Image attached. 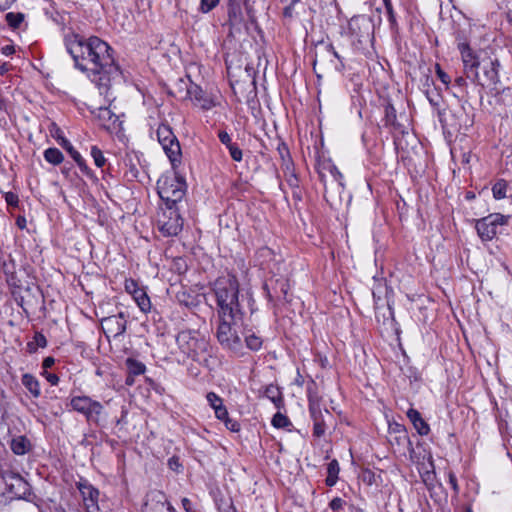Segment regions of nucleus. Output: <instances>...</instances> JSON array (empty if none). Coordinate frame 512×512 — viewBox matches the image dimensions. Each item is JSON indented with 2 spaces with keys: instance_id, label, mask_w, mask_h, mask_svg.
I'll list each match as a JSON object with an SVG mask.
<instances>
[{
  "instance_id": "58836bf2",
  "label": "nucleus",
  "mask_w": 512,
  "mask_h": 512,
  "mask_svg": "<svg viewBox=\"0 0 512 512\" xmlns=\"http://www.w3.org/2000/svg\"><path fill=\"white\" fill-rule=\"evenodd\" d=\"M34 343L37 347L44 348L47 345V340L42 333H36L34 335V342L28 343V347L31 352L35 350V348L32 347Z\"/></svg>"
},
{
  "instance_id": "49530a36",
  "label": "nucleus",
  "mask_w": 512,
  "mask_h": 512,
  "mask_svg": "<svg viewBox=\"0 0 512 512\" xmlns=\"http://www.w3.org/2000/svg\"><path fill=\"white\" fill-rule=\"evenodd\" d=\"M437 68V75L439 77V79L441 80V82L445 85L449 84L450 82V77L447 73H445L439 65L436 66Z\"/></svg>"
},
{
  "instance_id": "c756f323",
  "label": "nucleus",
  "mask_w": 512,
  "mask_h": 512,
  "mask_svg": "<svg viewBox=\"0 0 512 512\" xmlns=\"http://www.w3.org/2000/svg\"><path fill=\"white\" fill-rule=\"evenodd\" d=\"M244 341L246 346L254 351H257L262 346V339L253 333L251 330L243 331Z\"/></svg>"
},
{
  "instance_id": "aec40b11",
  "label": "nucleus",
  "mask_w": 512,
  "mask_h": 512,
  "mask_svg": "<svg viewBox=\"0 0 512 512\" xmlns=\"http://www.w3.org/2000/svg\"><path fill=\"white\" fill-rule=\"evenodd\" d=\"M187 95L193 101L195 106H198L203 110H210L216 105L213 98L196 84H191L187 88Z\"/></svg>"
},
{
  "instance_id": "4c0bfd02",
  "label": "nucleus",
  "mask_w": 512,
  "mask_h": 512,
  "mask_svg": "<svg viewBox=\"0 0 512 512\" xmlns=\"http://www.w3.org/2000/svg\"><path fill=\"white\" fill-rule=\"evenodd\" d=\"M307 396H308V402H309V408H311V400L314 398L318 405H321V398L319 397L318 393L316 392V385L313 380L310 381L308 387H307Z\"/></svg>"
},
{
  "instance_id": "f257e3e1",
  "label": "nucleus",
  "mask_w": 512,
  "mask_h": 512,
  "mask_svg": "<svg viewBox=\"0 0 512 512\" xmlns=\"http://www.w3.org/2000/svg\"><path fill=\"white\" fill-rule=\"evenodd\" d=\"M65 46L75 68L96 85L100 94L107 95L112 81L121 75L112 47L97 36L85 38L75 33L65 36Z\"/></svg>"
},
{
  "instance_id": "473e14b6",
  "label": "nucleus",
  "mask_w": 512,
  "mask_h": 512,
  "mask_svg": "<svg viewBox=\"0 0 512 512\" xmlns=\"http://www.w3.org/2000/svg\"><path fill=\"white\" fill-rule=\"evenodd\" d=\"M5 19L11 28L17 29L20 27L21 23L24 21V14L20 13V12H18V13L9 12L5 15Z\"/></svg>"
},
{
  "instance_id": "79ce46f5",
  "label": "nucleus",
  "mask_w": 512,
  "mask_h": 512,
  "mask_svg": "<svg viewBox=\"0 0 512 512\" xmlns=\"http://www.w3.org/2000/svg\"><path fill=\"white\" fill-rule=\"evenodd\" d=\"M4 198L8 206L17 207L19 204L18 195L13 192H6Z\"/></svg>"
},
{
  "instance_id": "a211bd4d",
  "label": "nucleus",
  "mask_w": 512,
  "mask_h": 512,
  "mask_svg": "<svg viewBox=\"0 0 512 512\" xmlns=\"http://www.w3.org/2000/svg\"><path fill=\"white\" fill-rule=\"evenodd\" d=\"M102 327L107 336L113 337L122 336L126 331L127 320L123 312L116 315L108 316L102 319Z\"/></svg>"
},
{
  "instance_id": "69168bd1",
  "label": "nucleus",
  "mask_w": 512,
  "mask_h": 512,
  "mask_svg": "<svg viewBox=\"0 0 512 512\" xmlns=\"http://www.w3.org/2000/svg\"><path fill=\"white\" fill-rule=\"evenodd\" d=\"M329 50L332 51L333 55L337 58V59H340V56L339 54L334 50V47L332 45H329L328 46Z\"/></svg>"
},
{
  "instance_id": "393cba45",
  "label": "nucleus",
  "mask_w": 512,
  "mask_h": 512,
  "mask_svg": "<svg viewBox=\"0 0 512 512\" xmlns=\"http://www.w3.org/2000/svg\"><path fill=\"white\" fill-rule=\"evenodd\" d=\"M407 417L412 422L414 428L417 430V432L424 436L427 435L430 431L429 425L426 423V421L421 417V414L411 408L407 411Z\"/></svg>"
},
{
  "instance_id": "338daca9",
  "label": "nucleus",
  "mask_w": 512,
  "mask_h": 512,
  "mask_svg": "<svg viewBox=\"0 0 512 512\" xmlns=\"http://www.w3.org/2000/svg\"><path fill=\"white\" fill-rule=\"evenodd\" d=\"M303 377L301 375H298V377L296 378V383L299 385V386H302L303 385Z\"/></svg>"
},
{
  "instance_id": "2eb2a0df",
  "label": "nucleus",
  "mask_w": 512,
  "mask_h": 512,
  "mask_svg": "<svg viewBox=\"0 0 512 512\" xmlns=\"http://www.w3.org/2000/svg\"><path fill=\"white\" fill-rule=\"evenodd\" d=\"M463 62V69L466 78H477V69L481 64L477 56L473 53L472 49L466 43H461L458 46Z\"/></svg>"
},
{
  "instance_id": "4be33fe9",
  "label": "nucleus",
  "mask_w": 512,
  "mask_h": 512,
  "mask_svg": "<svg viewBox=\"0 0 512 512\" xmlns=\"http://www.w3.org/2000/svg\"><path fill=\"white\" fill-rule=\"evenodd\" d=\"M218 138L220 142L226 146V148L229 151V154L231 158L236 161L240 162L242 161V150L239 148V146L236 143L232 142L231 136L224 130H220L218 132Z\"/></svg>"
},
{
  "instance_id": "423d86ee",
  "label": "nucleus",
  "mask_w": 512,
  "mask_h": 512,
  "mask_svg": "<svg viewBox=\"0 0 512 512\" xmlns=\"http://www.w3.org/2000/svg\"><path fill=\"white\" fill-rule=\"evenodd\" d=\"M374 25L372 20L365 16H354L348 22V33L356 49L365 48L373 39Z\"/></svg>"
},
{
  "instance_id": "f03ea898",
  "label": "nucleus",
  "mask_w": 512,
  "mask_h": 512,
  "mask_svg": "<svg viewBox=\"0 0 512 512\" xmlns=\"http://www.w3.org/2000/svg\"><path fill=\"white\" fill-rule=\"evenodd\" d=\"M217 305V317L243 318L239 300V282L234 275L218 277L211 284Z\"/></svg>"
},
{
  "instance_id": "f8f14e48",
  "label": "nucleus",
  "mask_w": 512,
  "mask_h": 512,
  "mask_svg": "<svg viewBox=\"0 0 512 512\" xmlns=\"http://www.w3.org/2000/svg\"><path fill=\"white\" fill-rule=\"evenodd\" d=\"M175 509L167 501L166 495L158 490L147 493L142 512H174Z\"/></svg>"
},
{
  "instance_id": "603ef678",
  "label": "nucleus",
  "mask_w": 512,
  "mask_h": 512,
  "mask_svg": "<svg viewBox=\"0 0 512 512\" xmlns=\"http://www.w3.org/2000/svg\"><path fill=\"white\" fill-rule=\"evenodd\" d=\"M168 465L172 470H177L181 466L177 457H171L168 460Z\"/></svg>"
},
{
  "instance_id": "412c9836",
  "label": "nucleus",
  "mask_w": 512,
  "mask_h": 512,
  "mask_svg": "<svg viewBox=\"0 0 512 512\" xmlns=\"http://www.w3.org/2000/svg\"><path fill=\"white\" fill-rule=\"evenodd\" d=\"M183 228V219L176 210H170V217L168 221H165L160 226V231L165 236H176Z\"/></svg>"
},
{
  "instance_id": "e2e57ef3",
  "label": "nucleus",
  "mask_w": 512,
  "mask_h": 512,
  "mask_svg": "<svg viewBox=\"0 0 512 512\" xmlns=\"http://www.w3.org/2000/svg\"><path fill=\"white\" fill-rule=\"evenodd\" d=\"M455 84L459 87H464L466 85V80L464 77L460 76L455 79Z\"/></svg>"
},
{
  "instance_id": "7c9ffc66",
  "label": "nucleus",
  "mask_w": 512,
  "mask_h": 512,
  "mask_svg": "<svg viewBox=\"0 0 512 512\" xmlns=\"http://www.w3.org/2000/svg\"><path fill=\"white\" fill-rule=\"evenodd\" d=\"M126 366L128 373L133 376L142 375L146 370V367L142 362L135 360L133 358H128L126 360Z\"/></svg>"
},
{
  "instance_id": "6e6d98bb",
  "label": "nucleus",
  "mask_w": 512,
  "mask_h": 512,
  "mask_svg": "<svg viewBox=\"0 0 512 512\" xmlns=\"http://www.w3.org/2000/svg\"><path fill=\"white\" fill-rule=\"evenodd\" d=\"M387 10V14H388V20L389 22L394 25L396 23V19H395V15H394V11H393V7L390 6V7H387L386 8Z\"/></svg>"
},
{
  "instance_id": "0eeeda50",
  "label": "nucleus",
  "mask_w": 512,
  "mask_h": 512,
  "mask_svg": "<svg viewBox=\"0 0 512 512\" xmlns=\"http://www.w3.org/2000/svg\"><path fill=\"white\" fill-rule=\"evenodd\" d=\"M70 405L73 410L83 414L89 423L99 425L104 414L103 405L88 396H75L71 398Z\"/></svg>"
},
{
  "instance_id": "0e129e2a",
  "label": "nucleus",
  "mask_w": 512,
  "mask_h": 512,
  "mask_svg": "<svg viewBox=\"0 0 512 512\" xmlns=\"http://www.w3.org/2000/svg\"><path fill=\"white\" fill-rule=\"evenodd\" d=\"M134 377H135V376L130 375V374L128 373V376H127L126 381H125V382H126V384H127V385H132V384L134 383Z\"/></svg>"
},
{
  "instance_id": "ea45409f",
  "label": "nucleus",
  "mask_w": 512,
  "mask_h": 512,
  "mask_svg": "<svg viewBox=\"0 0 512 512\" xmlns=\"http://www.w3.org/2000/svg\"><path fill=\"white\" fill-rule=\"evenodd\" d=\"M345 504L346 502L342 498L335 497L330 501L329 507L333 512H340L341 510H343Z\"/></svg>"
},
{
  "instance_id": "6e6552de",
  "label": "nucleus",
  "mask_w": 512,
  "mask_h": 512,
  "mask_svg": "<svg viewBox=\"0 0 512 512\" xmlns=\"http://www.w3.org/2000/svg\"><path fill=\"white\" fill-rule=\"evenodd\" d=\"M157 138L169 160L171 161L172 166L175 167L176 162H179L181 148L170 126L167 124L159 125L157 129Z\"/></svg>"
},
{
  "instance_id": "39448f33",
  "label": "nucleus",
  "mask_w": 512,
  "mask_h": 512,
  "mask_svg": "<svg viewBox=\"0 0 512 512\" xmlns=\"http://www.w3.org/2000/svg\"><path fill=\"white\" fill-rule=\"evenodd\" d=\"M159 197L165 202L167 208L172 210L173 206L180 202L186 193V182L179 175L163 176L157 182Z\"/></svg>"
},
{
  "instance_id": "c85d7f7f",
  "label": "nucleus",
  "mask_w": 512,
  "mask_h": 512,
  "mask_svg": "<svg viewBox=\"0 0 512 512\" xmlns=\"http://www.w3.org/2000/svg\"><path fill=\"white\" fill-rule=\"evenodd\" d=\"M289 289H290V284L287 279H284V278L276 279L275 285L273 286V291L276 294L277 299H281V296L279 295V294H281L282 299L284 301H288L287 295H288Z\"/></svg>"
},
{
  "instance_id": "5701e85b",
  "label": "nucleus",
  "mask_w": 512,
  "mask_h": 512,
  "mask_svg": "<svg viewBox=\"0 0 512 512\" xmlns=\"http://www.w3.org/2000/svg\"><path fill=\"white\" fill-rule=\"evenodd\" d=\"M242 2L243 0L228 1V19L231 26H237L243 20Z\"/></svg>"
},
{
  "instance_id": "f704fd0d",
  "label": "nucleus",
  "mask_w": 512,
  "mask_h": 512,
  "mask_svg": "<svg viewBox=\"0 0 512 512\" xmlns=\"http://www.w3.org/2000/svg\"><path fill=\"white\" fill-rule=\"evenodd\" d=\"M272 425L276 428H286L291 425V422L287 416L278 412L272 418Z\"/></svg>"
},
{
  "instance_id": "6ab92c4d",
  "label": "nucleus",
  "mask_w": 512,
  "mask_h": 512,
  "mask_svg": "<svg viewBox=\"0 0 512 512\" xmlns=\"http://www.w3.org/2000/svg\"><path fill=\"white\" fill-rule=\"evenodd\" d=\"M101 127L114 131L120 126L119 117L109 107H98L91 111Z\"/></svg>"
},
{
  "instance_id": "8fccbe9b",
  "label": "nucleus",
  "mask_w": 512,
  "mask_h": 512,
  "mask_svg": "<svg viewBox=\"0 0 512 512\" xmlns=\"http://www.w3.org/2000/svg\"><path fill=\"white\" fill-rule=\"evenodd\" d=\"M55 363V359L51 356L44 358L42 362V368L46 371L48 368H51Z\"/></svg>"
},
{
  "instance_id": "1a4fd4ad",
  "label": "nucleus",
  "mask_w": 512,
  "mask_h": 512,
  "mask_svg": "<svg viewBox=\"0 0 512 512\" xmlns=\"http://www.w3.org/2000/svg\"><path fill=\"white\" fill-rule=\"evenodd\" d=\"M509 216L492 213L476 221L475 228L482 241H490L497 235L499 226L508 223Z\"/></svg>"
},
{
  "instance_id": "052dcab7",
  "label": "nucleus",
  "mask_w": 512,
  "mask_h": 512,
  "mask_svg": "<svg viewBox=\"0 0 512 512\" xmlns=\"http://www.w3.org/2000/svg\"><path fill=\"white\" fill-rule=\"evenodd\" d=\"M16 225L20 228V229H24L26 227V219L24 216H18L17 219H16Z\"/></svg>"
},
{
  "instance_id": "774afa93",
  "label": "nucleus",
  "mask_w": 512,
  "mask_h": 512,
  "mask_svg": "<svg viewBox=\"0 0 512 512\" xmlns=\"http://www.w3.org/2000/svg\"><path fill=\"white\" fill-rule=\"evenodd\" d=\"M284 14L287 16H291V8L290 7L285 8Z\"/></svg>"
},
{
  "instance_id": "13d9d810",
  "label": "nucleus",
  "mask_w": 512,
  "mask_h": 512,
  "mask_svg": "<svg viewBox=\"0 0 512 512\" xmlns=\"http://www.w3.org/2000/svg\"><path fill=\"white\" fill-rule=\"evenodd\" d=\"M15 52V48L12 45H6L2 48V53L6 56H10Z\"/></svg>"
},
{
  "instance_id": "de8ad7c7",
  "label": "nucleus",
  "mask_w": 512,
  "mask_h": 512,
  "mask_svg": "<svg viewBox=\"0 0 512 512\" xmlns=\"http://www.w3.org/2000/svg\"><path fill=\"white\" fill-rule=\"evenodd\" d=\"M449 483H450L454 493L457 495L459 493V486L457 483V478L453 472H449Z\"/></svg>"
},
{
  "instance_id": "f3484780",
  "label": "nucleus",
  "mask_w": 512,
  "mask_h": 512,
  "mask_svg": "<svg viewBox=\"0 0 512 512\" xmlns=\"http://www.w3.org/2000/svg\"><path fill=\"white\" fill-rule=\"evenodd\" d=\"M77 488L83 498L86 512H99V490L87 481L78 482Z\"/></svg>"
},
{
  "instance_id": "4d7b16f0",
  "label": "nucleus",
  "mask_w": 512,
  "mask_h": 512,
  "mask_svg": "<svg viewBox=\"0 0 512 512\" xmlns=\"http://www.w3.org/2000/svg\"><path fill=\"white\" fill-rule=\"evenodd\" d=\"M287 182L292 188H298V179L294 174H291L289 176Z\"/></svg>"
},
{
  "instance_id": "37998d69",
  "label": "nucleus",
  "mask_w": 512,
  "mask_h": 512,
  "mask_svg": "<svg viewBox=\"0 0 512 512\" xmlns=\"http://www.w3.org/2000/svg\"><path fill=\"white\" fill-rule=\"evenodd\" d=\"M329 172H330L331 176L333 177L334 181L337 182V184L340 187H343L344 186L342 183L343 176H342L341 172L337 169V167L334 165H330Z\"/></svg>"
},
{
  "instance_id": "2f4dec72",
  "label": "nucleus",
  "mask_w": 512,
  "mask_h": 512,
  "mask_svg": "<svg viewBox=\"0 0 512 512\" xmlns=\"http://www.w3.org/2000/svg\"><path fill=\"white\" fill-rule=\"evenodd\" d=\"M44 158L53 165H59L64 160L62 152L57 148H48L44 151Z\"/></svg>"
},
{
  "instance_id": "20e7f679",
  "label": "nucleus",
  "mask_w": 512,
  "mask_h": 512,
  "mask_svg": "<svg viewBox=\"0 0 512 512\" xmlns=\"http://www.w3.org/2000/svg\"><path fill=\"white\" fill-rule=\"evenodd\" d=\"M180 351L196 362H207L210 356V343L197 330H182L176 336Z\"/></svg>"
},
{
  "instance_id": "9d476101",
  "label": "nucleus",
  "mask_w": 512,
  "mask_h": 512,
  "mask_svg": "<svg viewBox=\"0 0 512 512\" xmlns=\"http://www.w3.org/2000/svg\"><path fill=\"white\" fill-rule=\"evenodd\" d=\"M498 67L497 59L484 58L479 66L481 73L477 69V78H470V80L483 88H495L499 82Z\"/></svg>"
},
{
  "instance_id": "864d4df0",
  "label": "nucleus",
  "mask_w": 512,
  "mask_h": 512,
  "mask_svg": "<svg viewBox=\"0 0 512 512\" xmlns=\"http://www.w3.org/2000/svg\"><path fill=\"white\" fill-rule=\"evenodd\" d=\"M263 288H264V290H265L266 298L268 299V301H269L270 303H273V304H274V303H275V296H274V295H273V293L270 291L268 284H265Z\"/></svg>"
},
{
  "instance_id": "3c124183",
  "label": "nucleus",
  "mask_w": 512,
  "mask_h": 512,
  "mask_svg": "<svg viewBox=\"0 0 512 512\" xmlns=\"http://www.w3.org/2000/svg\"><path fill=\"white\" fill-rule=\"evenodd\" d=\"M386 117L388 121H394V119L396 118L395 109L392 105H388L386 107Z\"/></svg>"
},
{
  "instance_id": "72a5a7b5",
  "label": "nucleus",
  "mask_w": 512,
  "mask_h": 512,
  "mask_svg": "<svg viewBox=\"0 0 512 512\" xmlns=\"http://www.w3.org/2000/svg\"><path fill=\"white\" fill-rule=\"evenodd\" d=\"M507 183L504 180H499L492 187L493 196L495 199H502L506 196Z\"/></svg>"
},
{
  "instance_id": "4468645a",
  "label": "nucleus",
  "mask_w": 512,
  "mask_h": 512,
  "mask_svg": "<svg viewBox=\"0 0 512 512\" xmlns=\"http://www.w3.org/2000/svg\"><path fill=\"white\" fill-rule=\"evenodd\" d=\"M124 287L125 291L133 297L134 301L142 312L148 313L151 310V302L149 296L147 295L144 288L140 287L135 280L126 279Z\"/></svg>"
},
{
  "instance_id": "09e8293b",
  "label": "nucleus",
  "mask_w": 512,
  "mask_h": 512,
  "mask_svg": "<svg viewBox=\"0 0 512 512\" xmlns=\"http://www.w3.org/2000/svg\"><path fill=\"white\" fill-rule=\"evenodd\" d=\"M43 375L45 376V378L47 379V381L51 384V385H57L58 382H59V377L56 375V374H53V373H48L47 371H44L43 372Z\"/></svg>"
},
{
  "instance_id": "a878e982",
  "label": "nucleus",
  "mask_w": 512,
  "mask_h": 512,
  "mask_svg": "<svg viewBox=\"0 0 512 512\" xmlns=\"http://www.w3.org/2000/svg\"><path fill=\"white\" fill-rule=\"evenodd\" d=\"M262 395L271 400L277 408L283 406V396L278 386L273 384L267 385L264 388Z\"/></svg>"
},
{
  "instance_id": "680f3d73",
  "label": "nucleus",
  "mask_w": 512,
  "mask_h": 512,
  "mask_svg": "<svg viewBox=\"0 0 512 512\" xmlns=\"http://www.w3.org/2000/svg\"><path fill=\"white\" fill-rule=\"evenodd\" d=\"M338 480V477H333V476H327L325 482H326V485L329 486V487H332L336 484Z\"/></svg>"
},
{
  "instance_id": "ddd939ff",
  "label": "nucleus",
  "mask_w": 512,
  "mask_h": 512,
  "mask_svg": "<svg viewBox=\"0 0 512 512\" xmlns=\"http://www.w3.org/2000/svg\"><path fill=\"white\" fill-rule=\"evenodd\" d=\"M3 479L5 481L8 492L13 496L19 499H25L31 494L29 483L19 474L14 472H7L3 476Z\"/></svg>"
},
{
  "instance_id": "e433bc0d",
  "label": "nucleus",
  "mask_w": 512,
  "mask_h": 512,
  "mask_svg": "<svg viewBox=\"0 0 512 512\" xmlns=\"http://www.w3.org/2000/svg\"><path fill=\"white\" fill-rule=\"evenodd\" d=\"M219 3L220 0H200L198 9L201 13L206 14L212 11Z\"/></svg>"
},
{
  "instance_id": "a19ab883",
  "label": "nucleus",
  "mask_w": 512,
  "mask_h": 512,
  "mask_svg": "<svg viewBox=\"0 0 512 512\" xmlns=\"http://www.w3.org/2000/svg\"><path fill=\"white\" fill-rule=\"evenodd\" d=\"M2 270L6 275H13L15 273V262L11 255H9V261H3Z\"/></svg>"
},
{
  "instance_id": "5fc2aeb1",
  "label": "nucleus",
  "mask_w": 512,
  "mask_h": 512,
  "mask_svg": "<svg viewBox=\"0 0 512 512\" xmlns=\"http://www.w3.org/2000/svg\"><path fill=\"white\" fill-rule=\"evenodd\" d=\"M181 502L186 512H194L192 509V503L188 498H183Z\"/></svg>"
},
{
  "instance_id": "c9c22d12",
  "label": "nucleus",
  "mask_w": 512,
  "mask_h": 512,
  "mask_svg": "<svg viewBox=\"0 0 512 512\" xmlns=\"http://www.w3.org/2000/svg\"><path fill=\"white\" fill-rule=\"evenodd\" d=\"M91 156H92L94 163L97 167H102L106 162V159L103 156L102 151L97 146H92Z\"/></svg>"
},
{
  "instance_id": "bb28decb",
  "label": "nucleus",
  "mask_w": 512,
  "mask_h": 512,
  "mask_svg": "<svg viewBox=\"0 0 512 512\" xmlns=\"http://www.w3.org/2000/svg\"><path fill=\"white\" fill-rule=\"evenodd\" d=\"M22 384L33 395V397L37 398L40 396V384L33 375L28 373L24 374L22 376Z\"/></svg>"
},
{
  "instance_id": "dca6fc26",
  "label": "nucleus",
  "mask_w": 512,
  "mask_h": 512,
  "mask_svg": "<svg viewBox=\"0 0 512 512\" xmlns=\"http://www.w3.org/2000/svg\"><path fill=\"white\" fill-rule=\"evenodd\" d=\"M309 412L313 420V435L315 437L323 436L326 431V418L331 417L330 412L327 409L323 410L314 398L311 400Z\"/></svg>"
},
{
  "instance_id": "b1692460",
  "label": "nucleus",
  "mask_w": 512,
  "mask_h": 512,
  "mask_svg": "<svg viewBox=\"0 0 512 512\" xmlns=\"http://www.w3.org/2000/svg\"><path fill=\"white\" fill-rule=\"evenodd\" d=\"M207 402L213 408L216 417L219 420H224L228 416V411L223 405V400L214 392H209L206 395Z\"/></svg>"
},
{
  "instance_id": "bf43d9fd",
  "label": "nucleus",
  "mask_w": 512,
  "mask_h": 512,
  "mask_svg": "<svg viewBox=\"0 0 512 512\" xmlns=\"http://www.w3.org/2000/svg\"><path fill=\"white\" fill-rule=\"evenodd\" d=\"M15 0H0V10H6L8 9Z\"/></svg>"
},
{
  "instance_id": "cd10ccee",
  "label": "nucleus",
  "mask_w": 512,
  "mask_h": 512,
  "mask_svg": "<svg viewBox=\"0 0 512 512\" xmlns=\"http://www.w3.org/2000/svg\"><path fill=\"white\" fill-rule=\"evenodd\" d=\"M29 441L24 436H18L11 441V450L17 455H24L29 449Z\"/></svg>"
},
{
  "instance_id": "c03bdc74",
  "label": "nucleus",
  "mask_w": 512,
  "mask_h": 512,
  "mask_svg": "<svg viewBox=\"0 0 512 512\" xmlns=\"http://www.w3.org/2000/svg\"><path fill=\"white\" fill-rule=\"evenodd\" d=\"M339 464L337 460H332L327 467V473L329 476L338 477L339 473Z\"/></svg>"
},
{
  "instance_id": "a18cd8bd",
  "label": "nucleus",
  "mask_w": 512,
  "mask_h": 512,
  "mask_svg": "<svg viewBox=\"0 0 512 512\" xmlns=\"http://www.w3.org/2000/svg\"><path fill=\"white\" fill-rule=\"evenodd\" d=\"M225 423V426L232 432H237L240 429V425L238 422L231 420L228 416L226 419L223 420Z\"/></svg>"
},
{
  "instance_id": "7ed1b4c3",
  "label": "nucleus",
  "mask_w": 512,
  "mask_h": 512,
  "mask_svg": "<svg viewBox=\"0 0 512 512\" xmlns=\"http://www.w3.org/2000/svg\"><path fill=\"white\" fill-rule=\"evenodd\" d=\"M243 318L217 317L215 336L220 346L234 354L243 349Z\"/></svg>"
},
{
  "instance_id": "9b49d317",
  "label": "nucleus",
  "mask_w": 512,
  "mask_h": 512,
  "mask_svg": "<svg viewBox=\"0 0 512 512\" xmlns=\"http://www.w3.org/2000/svg\"><path fill=\"white\" fill-rule=\"evenodd\" d=\"M51 136L57 140L59 145L64 148L69 155L73 158V160L76 162L82 173L92 176V172L89 169V167L86 165V162L84 158L81 156V154L72 146V144L63 136L62 130L55 124H51L50 128Z\"/></svg>"
}]
</instances>
